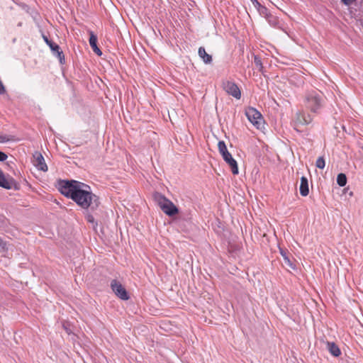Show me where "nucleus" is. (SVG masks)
<instances>
[{
    "instance_id": "obj_23",
    "label": "nucleus",
    "mask_w": 363,
    "mask_h": 363,
    "mask_svg": "<svg viewBox=\"0 0 363 363\" xmlns=\"http://www.w3.org/2000/svg\"><path fill=\"white\" fill-rule=\"evenodd\" d=\"M8 251V247L6 242L3 240L1 238H0V252H6Z\"/></svg>"
},
{
    "instance_id": "obj_8",
    "label": "nucleus",
    "mask_w": 363,
    "mask_h": 363,
    "mask_svg": "<svg viewBox=\"0 0 363 363\" xmlns=\"http://www.w3.org/2000/svg\"><path fill=\"white\" fill-rule=\"evenodd\" d=\"M313 121L311 116L303 111H299L296 113L294 119L295 129L298 130L299 125H308Z\"/></svg>"
},
{
    "instance_id": "obj_9",
    "label": "nucleus",
    "mask_w": 363,
    "mask_h": 363,
    "mask_svg": "<svg viewBox=\"0 0 363 363\" xmlns=\"http://www.w3.org/2000/svg\"><path fill=\"white\" fill-rule=\"evenodd\" d=\"M100 203L99 197L90 190L85 208L86 212H95L99 208Z\"/></svg>"
},
{
    "instance_id": "obj_21",
    "label": "nucleus",
    "mask_w": 363,
    "mask_h": 363,
    "mask_svg": "<svg viewBox=\"0 0 363 363\" xmlns=\"http://www.w3.org/2000/svg\"><path fill=\"white\" fill-rule=\"evenodd\" d=\"M266 18L271 26L276 27L277 25L278 24L277 18L275 16H272V14H267Z\"/></svg>"
},
{
    "instance_id": "obj_4",
    "label": "nucleus",
    "mask_w": 363,
    "mask_h": 363,
    "mask_svg": "<svg viewBox=\"0 0 363 363\" xmlns=\"http://www.w3.org/2000/svg\"><path fill=\"white\" fill-rule=\"evenodd\" d=\"M245 115L249 121L257 129L264 128V121L262 114L255 108L248 107L245 110Z\"/></svg>"
},
{
    "instance_id": "obj_16",
    "label": "nucleus",
    "mask_w": 363,
    "mask_h": 363,
    "mask_svg": "<svg viewBox=\"0 0 363 363\" xmlns=\"http://www.w3.org/2000/svg\"><path fill=\"white\" fill-rule=\"evenodd\" d=\"M300 194L303 196H306L309 194L308 189V182L306 177H302L301 178V184H300Z\"/></svg>"
},
{
    "instance_id": "obj_18",
    "label": "nucleus",
    "mask_w": 363,
    "mask_h": 363,
    "mask_svg": "<svg viewBox=\"0 0 363 363\" xmlns=\"http://www.w3.org/2000/svg\"><path fill=\"white\" fill-rule=\"evenodd\" d=\"M280 253H281V256L283 257L284 264L289 268H291L292 269H295L296 264L293 262L292 260L290 259V258L288 255V253L283 250H280Z\"/></svg>"
},
{
    "instance_id": "obj_6",
    "label": "nucleus",
    "mask_w": 363,
    "mask_h": 363,
    "mask_svg": "<svg viewBox=\"0 0 363 363\" xmlns=\"http://www.w3.org/2000/svg\"><path fill=\"white\" fill-rule=\"evenodd\" d=\"M0 186L6 189H20V184L17 182L13 177L5 176L0 169Z\"/></svg>"
},
{
    "instance_id": "obj_3",
    "label": "nucleus",
    "mask_w": 363,
    "mask_h": 363,
    "mask_svg": "<svg viewBox=\"0 0 363 363\" xmlns=\"http://www.w3.org/2000/svg\"><path fill=\"white\" fill-rule=\"evenodd\" d=\"M218 148L219 152L223 157V159L230 167L232 173L233 174H238L239 173L238 163L233 157L232 155L228 152L225 142L223 140L219 141Z\"/></svg>"
},
{
    "instance_id": "obj_31",
    "label": "nucleus",
    "mask_w": 363,
    "mask_h": 363,
    "mask_svg": "<svg viewBox=\"0 0 363 363\" xmlns=\"http://www.w3.org/2000/svg\"><path fill=\"white\" fill-rule=\"evenodd\" d=\"M118 297L123 301H128L130 296H118Z\"/></svg>"
},
{
    "instance_id": "obj_26",
    "label": "nucleus",
    "mask_w": 363,
    "mask_h": 363,
    "mask_svg": "<svg viewBox=\"0 0 363 363\" xmlns=\"http://www.w3.org/2000/svg\"><path fill=\"white\" fill-rule=\"evenodd\" d=\"M11 140L10 136L7 135H0V143H6Z\"/></svg>"
},
{
    "instance_id": "obj_19",
    "label": "nucleus",
    "mask_w": 363,
    "mask_h": 363,
    "mask_svg": "<svg viewBox=\"0 0 363 363\" xmlns=\"http://www.w3.org/2000/svg\"><path fill=\"white\" fill-rule=\"evenodd\" d=\"M337 183L340 186H345L347 184V177L343 173H340L337 177Z\"/></svg>"
},
{
    "instance_id": "obj_1",
    "label": "nucleus",
    "mask_w": 363,
    "mask_h": 363,
    "mask_svg": "<svg viewBox=\"0 0 363 363\" xmlns=\"http://www.w3.org/2000/svg\"><path fill=\"white\" fill-rule=\"evenodd\" d=\"M58 189L62 194L72 199L79 206L85 210L90 186L75 180H60Z\"/></svg>"
},
{
    "instance_id": "obj_17",
    "label": "nucleus",
    "mask_w": 363,
    "mask_h": 363,
    "mask_svg": "<svg viewBox=\"0 0 363 363\" xmlns=\"http://www.w3.org/2000/svg\"><path fill=\"white\" fill-rule=\"evenodd\" d=\"M199 57L206 64H210L212 62L211 55H208L203 47H200L198 51Z\"/></svg>"
},
{
    "instance_id": "obj_12",
    "label": "nucleus",
    "mask_w": 363,
    "mask_h": 363,
    "mask_svg": "<svg viewBox=\"0 0 363 363\" xmlns=\"http://www.w3.org/2000/svg\"><path fill=\"white\" fill-rule=\"evenodd\" d=\"M154 201L160 206L161 209H163L164 206L168 205L171 202L170 200L167 199L163 194L159 192H155L152 195Z\"/></svg>"
},
{
    "instance_id": "obj_13",
    "label": "nucleus",
    "mask_w": 363,
    "mask_h": 363,
    "mask_svg": "<svg viewBox=\"0 0 363 363\" xmlns=\"http://www.w3.org/2000/svg\"><path fill=\"white\" fill-rule=\"evenodd\" d=\"M89 45L91 48H92L93 51L98 55L99 56H101L102 55V52L101 50L97 46V37L94 34L92 31H89Z\"/></svg>"
},
{
    "instance_id": "obj_27",
    "label": "nucleus",
    "mask_w": 363,
    "mask_h": 363,
    "mask_svg": "<svg viewBox=\"0 0 363 363\" xmlns=\"http://www.w3.org/2000/svg\"><path fill=\"white\" fill-rule=\"evenodd\" d=\"M93 212H87V215L86 216V220L89 223H94V218L93 215L91 214Z\"/></svg>"
},
{
    "instance_id": "obj_29",
    "label": "nucleus",
    "mask_w": 363,
    "mask_h": 363,
    "mask_svg": "<svg viewBox=\"0 0 363 363\" xmlns=\"http://www.w3.org/2000/svg\"><path fill=\"white\" fill-rule=\"evenodd\" d=\"M255 7L261 6L260 3L257 0H250Z\"/></svg>"
},
{
    "instance_id": "obj_14",
    "label": "nucleus",
    "mask_w": 363,
    "mask_h": 363,
    "mask_svg": "<svg viewBox=\"0 0 363 363\" xmlns=\"http://www.w3.org/2000/svg\"><path fill=\"white\" fill-rule=\"evenodd\" d=\"M162 211L169 216H173L179 212L178 208L172 201L168 205L164 206Z\"/></svg>"
},
{
    "instance_id": "obj_10",
    "label": "nucleus",
    "mask_w": 363,
    "mask_h": 363,
    "mask_svg": "<svg viewBox=\"0 0 363 363\" xmlns=\"http://www.w3.org/2000/svg\"><path fill=\"white\" fill-rule=\"evenodd\" d=\"M33 163L34 166L39 170L46 172L48 170V166L45 162L44 157L41 153L36 152L33 155Z\"/></svg>"
},
{
    "instance_id": "obj_15",
    "label": "nucleus",
    "mask_w": 363,
    "mask_h": 363,
    "mask_svg": "<svg viewBox=\"0 0 363 363\" xmlns=\"http://www.w3.org/2000/svg\"><path fill=\"white\" fill-rule=\"evenodd\" d=\"M327 348L333 357H337L341 354L340 347L333 342H327Z\"/></svg>"
},
{
    "instance_id": "obj_2",
    "label": "nucleus",
    "mask_w": 363,
    "mask_h": 363,
    "mask_svg": "<svg viewBox=\"0 0 363 363\" xmlns=\"http://www.w3.org/2000/svg\"><path fill=\"white\" fill-rule=\"evenodd\" d=\"M324 99L323 94L316 91L312 90L308 91L305 95L304 104L307 109L311 112L318 113L323 107Z\"/></svg>"
},
{
    "instance_id": "obj_11",
    "label": "nucleus",
    "mask_w": 363,
    "mask_h": 363,
    "mask_svg": "<svg viewBox=\"0 0 363 363\" xmlns=\"http://www.w3.org/2000/svg\"><path fill=\"white\" fill-rule=\"evenodd\" d=\"M111 288L116 295H128L125 287L122 284L116 279H113L111 281Z\"/></svg>"
},
{
    "instance_id": "obj_24",
    "label": "nucleus",
    "mask_w": 363,
    "mask_h": 363,
    "mask_svg": "<svg viewBox=\"0 0 363 363\" xmlns=\"http://www.w3.org/2000/svg\"><path fill=\"white\" fill-rule=\"evenodd\" d=\"M8 220L4 216H0V228H5L8 224Z\"/></svg>"
},
{
    "instance_id": "obj_25",
    "label": "nucleus",
    "mask_w": 363,
    "mask_h": 363,
    "mask_svg": "<svg viewBox=\"0 0 363 363\" xmlns=\"http://www.w3.org/2000/svg\"><path fill=\"white\" fill-rule=\"evenodd\" d=\"M62 327H63L64 330L66 331V333L67 334L69 335V334H71L72 333V330L69 328V323L67 322H64L62 323Z\"/></svg>"
},
{
    "instance_id": "obj_22",
    "label": "nucleus",
    "mask_w": 363,
    "mask_h": 363,
    "mask_svg": "<svg viewBox=\"0 0 363 363\" xmlns=\"http://www.w3.org/2000/svg\"><path fill=\"white\" fill-rule=\"evenodd\" d=\"M325 162L323 157H319L315 162V166L318 168L323 169L325 167Z\"/></svg>"
},
{
    "instance_id": "obj_5",
    "label": "nucleus",
    "mask_w": 363,
    "mask_h": 363,
    "mask_svg": "<svg viewBox=\"0 0 363 363\" xmlns=\"http://www.w3.org/2000/svg\"><path fill=\"white\" fill-rule=\"evenodd\" d=\"M222 87L223 90L229 95L240 99L241 97V91L238 86L233 81L223 80L222 82Z\"/></svg>"
},
{
    "instance_id": "obj_7",
    "label": "nucleus",
    "mask_w": 363,
    "mask_h": 363,
    "mask_svg": "<svg viewBox=\"0 0 363 363\" xmlns=\"http://www.w3.org/2000/svg\"><path fill=\"white\" fill-rule=\"evenodd\" d=\"M43 38L44 41L46 43V44L50 47V50L52 52V54L58 58L60 64H65V55L60 46L55 43L52 42V40H50L46 35H43Z\"/></svg>"
},
{
    "instance_id": "obj_20",
    "label": "nucleus",
    "mask_w": 363,
    "mask_h": 363,
    "mask_svg": "<svg viewBox=\"0 0 363 363\" xmlns=\"http://www.w3.org/2000/svg\"><path fill=\"white\" fill-rule=\"evenodd\" d=\"M254 63L257 67V69L259 71V72H263V65H262V60L260 59V57H259L257 55H255L254 57Z\"/></svg>"
},
{
    "instance_id": "obj_28",
    "label": "nucleus",
    "mask_w": 363,
    "mask_h": 363,
    "mask_svg": "<svg viewBox=\"0 0 363 363\" xmlns=\"http://www.w3.org/2000/svg\"><path fill=\"white\" fill-rule=\"evenodd\" d=\"M8 156L4 152L0 151V162L5 161L7 159Z\"/></svg>"
},
{
    "instance_id": "obj_30",
    "label": "nucleus",
    "mask_w": 363,
    "mask_h": 363,
    "mask_svg": "<svg viewBox=\"0 0 363 363\" xmlns=\"http://www.w3.org/2000/svg\"><path fill=\"white\" fill-rule=\"evenodd\" d=\"M259 7L261 9V10H260L261 12H262L263 13H265L266 15L268 14L267 9L266 7L262 6V5H261V6H259Z\"/></svg>"
}]
</instances>
